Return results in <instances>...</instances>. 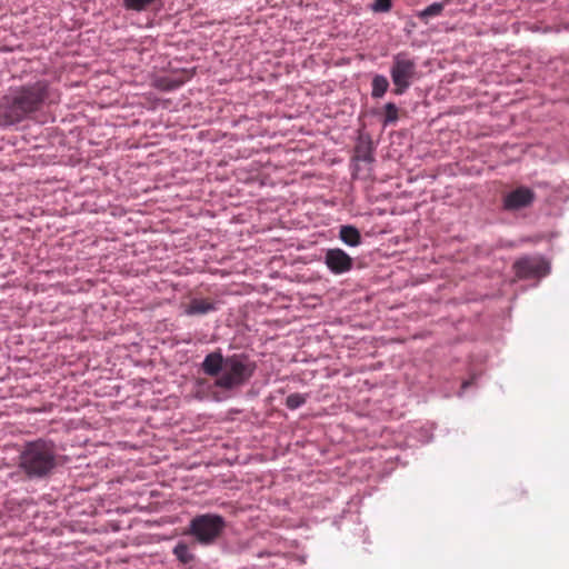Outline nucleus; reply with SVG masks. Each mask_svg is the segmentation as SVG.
Masks as SVG:
<instances>
[{
  "label": "nucleus",
  "mask_w": 569,
  "mask_h": 569,
  "mask_svg": "<svg viewBox=\"0 0 569 569\" xmlns=\"http://www.w3.org/2000/svg\"><path fill=\"white\" fill-rule=\"evenodd\" d=\"M203 373L216 377L214 386L232 390L243 386L254 373L256 363L243 355L223 357L220 350L208 353L202 363Z\"/></svg>",
  "instance_id": "1"
},
{
  "label": "nucleus",
  "mask_w": 569,
  "mask_h": 569,
  "mask_svg": "<svg viewBox=\"0 0 569 569\" xmlns=\"http://www.w3.org/2000/svg\"><path fill=\"white\" fill-rule=\"evenodd\" d=\"M18 467L28 479H43L57 466V451L52 441L38 439L27 442L18 457Z\"/></svg>",
  "instance_id": "2"
},
{
  "label": "nucleus",
  "mask_w": 569,
  "mask_h": 569,
  "mask_svg": "<svg viewBox=\"0 0 569 569\" xmlns=\"http://www.w3.org/2000/svg\"><path fill=\"white\" fill-rule=\"evenodd\" d=\"M47 99H50V93L44 82L39 81L21 88L2 113L4 123L14 124L22 121L29 113L39 110Z\"/></svg>",
  "instance_id": "3"
},
{
  "label": "nucleus",
  "mask_w": 569,
  "mask_h": 569,
  "mask_svg": "<svg viewBox=\"0 0 569 569\" xmlns=\"http://www.w3.org/2000/svg\"><path fill=\"white\" fill-rule=\"evenodd\" d=\"M226 528L223 517L216 513H203L193 517L183 535L192 536L201 546L213 545Z\"/></svg>",
  "instance_id": "4"
},
{
  "label": "nucleus",
  "mask_w": 569,
  "mask_h": 569,
  "mask_svg": "<svg viewBox=\"0 0 569 569\" xmlns=\"http://www.w3.org/2000/svg\"><path fill=\"white\" fill-rule=\"evenodd\" d=\"M516 276L520 279L543 277L549 271L546 260L539 257H523L513 263Z\"/></svg>",
  "instance_id": "5"
},
{
  "label": "nucleus",
  "mask_w": 569,
  "mask_h": 569,
  "mask_svg": "<svg viewBox=\"0 0 569 569\" xmlns=\"http://www.w3.org/2000/svg\"><path fill=\"white\" fill-rule=\"evenodd\" d=\"M535 199V191L528 187L521 186L503 196L502 207L507 211H517L530 207Z\"/></svg>",
  "instance_id": "6"
},
{
  "label": "nucleus",
  "mask_w": 569,
  "mask_h": 569,
  "mask_svg": "<svg viewBox=\"0 0 569 569\" xmlns=\"http://www.w3.org/2000/svg\"><path fill=\"white\" fill-rule=\"evenodd\" d=\"M327 268L335 274L350 271L353 267V259L342 249H328L325 256Z\"/></svg>",
  "instance_id": "7"
},
{
  "label": "nucleus",
  "mask_w": 569,
  "mask_h": 569,
  "mask_svg": "<svg viewBox=\"0 0 569 569\" xmlns=\"http://www.w3.org/2000/svg\"><path fill=\"white\" fill-rule=\"evenodd\" d=\"M187 316H203L218 309L217 302L209 298H191L181 306Z\"/></svg>",
  "instance_id": "8"
},
{
  "label": "nucleus",
  "mask_w": 569,
  "mask_h": 569,
  "mask_svg": "<svg viewBox=\"0 0 569 569\" xmlns=\"http://www.w3.org/2000/svg\"><path fill=\"white\" fill-rule=\"evenodd\" d=\"M452 0H443L440 2H433L426 7L423 10H420L417 12V17L421 20L427 22L429 18L436 17L441 14V12L448 7Z\"/></svg>",
  "instance_id": "9"
},
{
  "label": "nucleus",
  "mask_w": 569,
  "mask_h": 569,
  "mask_svg": "<svg viewBox=\"0 0 569 569\" xmlns=\"http://www.w3.org/2000/svg\"><path fill=\"white\" fill-rule=\"evenodd\" d=\"M339 238L350 247H357L361 243V234L359 230L353 226H341Z\"/></svg>",
  "instance_id": "10"
},
{
  "label": "nucleus",
  "mask_w": 569,
  "mask_h": 569,
  "mask_svg": "<svg viewBox=\"0 0 569 569\" xmlns=\"http://www.w3.org/2000/svg\"><path fill=\"white\" fill-rule=\"evenodd\" d=\"M416 68V62L409 57L408 52H400L395 56L393 66L390 71H412Z\"/></svg>",
  "instance_id": "11"
},
{
  "label": "nucleus",
  "mask_w": 569,
  "mask_h": 569,
  "mask_svg": "<svg viewBox=\"0 0 569 569\" xmlns=\"http://www.w3.org/2000/svg\"><path fill=\"white\" fill-rule=\"evenodd\" d=\"M172 552L183 565L190 563L194 560V555L190 551L189 546L183 541H179L174 546Z\"/></svg>",
  "instance_id": "12"
},
{
  "label": "nucleus",
  "mask_w": 569,
  "mask_h": 569,
  "mask_svg": "<svg viewBox=\"0 0 569 569\" xmlns=\"http://www.w3.org/2000/svg\"><path fill=\"white\" fill-rule=\"evenodd\" d=\"M412 73H392V80H393V93L395 94H402L407 88L410 86V76Z\"/></svg>",
  "instance_id": "13"
},
{
  "label": "nucleus",
  "mask_w": 569,
  "mask_h": 569,
  "mask_svg": "<svg viewBox=\"0 0 569 569\" xmlns=\"http://www.w3.org/2000/svg\"><path fill=\"white\" fill-rule=\"evenodd\" d=\"M389 88V81L383 76H376L372 80V97L381 98Z\"/></svg>",
  "instance_id": "14"
},
{
  "label": "nucleus",
  "mask_w": 569,
  "mask_h": 569,
  "mask_svg": "<svg viewBox=\"0 0 569 569\" xmlns=\"http://www.w3.org/2000/svg\"><path fill=\"white\" fill-rule=\"evenodd\" d=\"M398 119H399V109H398V107L395 103H392V102H388L385 106L383 124L387 126V124L395 123V122H397Z\"/></svg>",
  "instance_id": "15"
},
{
  "label": "nucleus",
  "mask_w": 569,
  "mask_h": 569,
  "mask_svg": "<svg viewBox=\"0 0 569 569\" xmlns=\"http://www.w3.org/2000/svg\"><path fill=\"white\" fill-rule=\"evenodd\" d=\"M369 9L375 13H387L392 9V0H373Z\"/></svg>",
  "instance_id": "16"
},
{
  "label": "nucleus",
  "mask_w": 569,
  "mask_h": 569,
  "mask_svg": "<svg viewBox=\"0 0 569 569\" xmlns=\"http://www.w3.org/2000/svg\"><path fill=\"white\" fill-rule=\"evenodd\" d=\"M305 402H306V397L298 392L289 395L286 399V406L291 410L298 409Z\"/></svg>",
  "instance_id": "17"
},
{
  "label": "nucleus",
  "mask_w": 569,
  "mask_h": 569,
  "mask_svg": "<svg viewBox=\"0 0 569 569\" xmlns=\"http://www.w3.org/2000/svg\"><path fill=\"white\" fill-rule=\"evenodd\" d=\"M184 82V79H180L178 81H172L167 78H161L157 80V86L162 90H173L180 87Z\"/></svg>",
  "instance_id": "18"
},
{
  "label": "nucleus",
  "mask_w": 569,
  "mask_h": 569,
  "mask_svg": "<svg viewBox=\"0 0 569 569\" xmlns=\"http://www.w3.org/2000/svg\"><path fill=\"white\" fill-rule=\"evenodd\" d=\"M416 26H417V24H416V22H415V21L409 20V21L407 22V27H406V29H405V30L407 31V33H410V32H411V28H416Z\"/></svg>",
  "instance_id": "19"
},
{
  "label": "nucleus",
  "mask_w": 569,
  "mask_h": 569,
  "mask_svg": "<svg viewBox=\"0 0 569 569\" xmlns=\"http://www.w3.org/2000/svg\"><path fill=\"white\" fill-rule=\"evenodd\" d=\"M171 71H181V72H184V71H196V67L193 68H177V69H172Z\"/></svg>",
  "instance_id": "20"
}]
</instances>
